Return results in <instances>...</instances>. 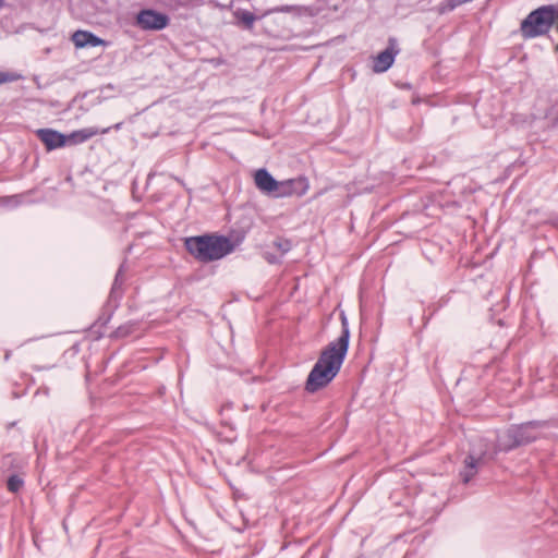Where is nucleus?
Listing matches in <instances>:
<instances>
[{
    "instance_id": "f257e3e1",
    "label": "nucleus",
    "mask_w": 558,
    "mask_h": 558,
    "mask_svg": "<svg viewBox=\"0 0 558 558\" xmlns=\"http://www.w3.org/2000/svg\"><path fill=\"white\" fill-rule=\"evenodd\" d=\"M345 354L335 349V347L327 345L307 377L306 390L315 392L327 386L339 373Z\"/></svg>"
},
{
    "instance_id": "f03ea898",
    "label": "nucleus",
    "mask_w": 558,
    "mask_h": 558,
    "mask_svg": "<svg viewBox=\"0 0 558 558\" xmlns=\"http://www.w3.org/2000/svg\"><path fill=\"white\" fill-rule=\"evenodd\" d=\"M186 250L202 262L219 259L230 252L233 246L225 236H196L185 241Z\"/></svg>"
},
{
    "instance_id": "7ed1b4c3",
    "label": "nucleus",
    "mask_w": 558,
    "mask_h": 558,
    "mask_svg": "<svg viewBox=\"0 0 558 558\" xmlns=\"http://www.w3.org/2000/svg\"><path fill=\"white\" fill-rule=\"evenodd\" d=\"M545 426V422H527L511 426L504 434L498 436L494 454L498 451H509L515 447L524 446L536 440L542 435V429Z\"/></svg>"
},
{
    "instance_id": "20e7f679",
    "label": "nucleus",
    "mask_w": 558,
    "mask_h": 558,
    "mask_svg": "<svg viewBox=\"0 0 558 558\" xmlns=\"http://www.w3.org/2000/svg\"><path fill=\"white\" fill-rule=\"evenodd\" d=\"M254 181L259 191L275 197H284L294 193L301 195L306 190L303 179L277 181L266 169L257 170Z\"/></svg>"
},
{
    "instance_id": "39448f33",
    "label": "nucleus",
    "mask_w": 558,
    "mask_h": 558,
    "mask_svg": "<svg viewBox=\"0 0 558 558\" xmlns=\"http://www.w3.org/2000/svg\"><path fill=\"white\" fill-rule=\"evenodd\" d=\"M555 24V8L553 5L541 7L531 12L521 24L522 35L533 38L546 34Z\"/></svg>"
},
{
    "instance_id": "423d86ee",
    "label": "nucleus",
    "mask_w": 558,
    "mask_h": 558,
    "mask_svg": "<svg viewBox=\"0 0 558 558\" xmlns=\"http://www.w3.org/2000/svg\"><path fill=\"white\" fill-rule=\"evenodd\" d=\"M494 456V450L489 452L488 445L486 442L477 446L474 445L471 448L470 453L466 456L463 468L460 472L462 482L468 484L476 475L483 459L486 457L493 458Z\"/></svg>"
},
{
    "instance_id": "0eeeda50",
    "label": "nucleus",
    "mask_w": 558,
    "mask_h": 558,
    "mask_svg": "<svg viewBox=\"0 0 558 558\" xmlns=\"http://www.w3.org/2000/svg\"><path fill=\"white\" fill-rule=\"evenodd\" d=\"M169 23V17L155 10H142L136 16V24L145 31H160Z\"/></svg>"
},
{
    "instance_id": "6e6552de",
    "label": "nucleus",
    "mask_w": 558,
    "mask_h": 558,
    "mask_svg": "<svg viewBox=\"0 0 558 558\" xmlns=\"http://www.w3.org/2000/svg\"><path fill=\"white\" fill-rule=\"evenodd\" d=\"M389 47L378 53L373 61V71L375 73H384L386 72L392 64L398 53V50L395 49V40L390 39Z\"/></svg>"
},
{
    "instance_id": "1a4fd4ad",
    "label": "nucleus",
    "mask_w": 558,
    "mask_h": 558,
    "mask_svg": "<svg viewBox=\"0 0 558 558\" xmlns=\"http://www.w3.org/2000/svg\"><path fill=\"white\" fill-rule=\"evenodd\" d=\"M36 134L48 150L62 147L66 144V135L51 129H39L36 131Z\"/></svg>"
},
{
    "instance_id": "9d476101",
    "label": "nucleus",
    "mask_w": 558,
    "mask_h": 558,
    "mask_svg": "<svg viewBox=\"0 0 558 558\" xmlns=\"http://www.w3.org/2000/svg\"><path fill=\"white\" fill-rule=\"evenodd\" d=\"M72 41L76 48L105 46L106 41L90 32L76 31L72 35Z\"/></svg>"
},
{
    "instance_id": "9b49d317",
    "label": "nucleus",
    "mask_w": 558,
    "mask_h": 558,
    "mask_svg": "<svg viewBox=\"0 0 558 558\" xmlns=\"http://www.w3.org/2000/svg\"><path fill=\"white\" fill-rule=\"evenodd\" d=\"M340 318L342 326L341 335L335 341H331L328 345L335 347V349L341 351V353H347L350 340L349 323L344 313H341Z\"/></svg>"
},
{
    "instance_id": "f8f14e48",
    "label": "nucleus",
    "mask_w": 558,
    "mask_h": 558,
    "mask_svg": "<svg viewBox=\"0 0 558 558\" xmlns=\"http://www.w3.org/2000/svg\"><path fill=\"white\" fill-rule=\"evenodd\" d=\"M99 133L98 129L95 128H87L78 131L72 132L70 135H66V144H78L86 142L87 140L92 138L93 136L97 135Z\"/></svg>"
},
{
    "instance_id": "ddd939ff",
    "label": "nucleus",
    "mask_w": 558,
    "mask_h": 558,
    "mask_svg": "<svg viewBox=\"0 0 558 558\" xmlns=\"http://www.w3.org/2000/svg\"><path fill=\"white\" fill-rule=\"evenodd\" d=\"M233 15L246 29H252L255 21L257 20L253 13L242 9L235 10Z\"/></svg>"
},
{
    "instance_id": "4468645a",
    "label": "nucleus",
    "mask_w": 558,
    "mask_h": 558,
    "mask_svg": "<svg viewBox=\"0 0 558 558\" xmlns=\"http://www.w3.org/2000/svg\"><path fill=\"white\" fill-rule=\"evenodd\" d=\"M272 245L279 252V257H282L291 250V242L289 240L279 239L276 240Z\"/></svg>"
},
{
    "instance_id": "2eb2a0df",
    "label": "nucleus",
    "mask_w": 558,
    "mask_h": 558,
    "mask_svg": "<svg viewBox=\"0 0 558 558\" xmlns=\"http://www.w3.org/2000/svg\"><path fill=\"white\" fill-rule=\"evenodd\" d=\"M23 486V480L17 475H12L8 480V489L12 493H16Z\"/></svg>"
},
{
    "instance_id": "dca6fc26",
    "label": "nucleus",
    "mask_w": 558,
    "mask_h": 558,
    "mask_svg": "<svg viewBox=\"0 0 558 558\" xmlns=\"http://www.w3.org/2000/svg\"><path fill=\"white\" fill-rule=\"evenodd\" d=\"M22 76L13 72H0V85L9 82H15Z\"/></svg>"
},
{
    "instance_id": "f3484780",
    "label": "nucleus",
    "mask_w": 558,
    "mask_h": 558,
    "mask_svg": "<svg viewBox=\"0 0 558 558\" xmlns=\"http://www.w3.org/2000/svg\"><path fill=\"white\" fill-rule=\"evenodd\" d=\"M265 258L270 263V264H274V263H278L280 257L272 254V253H269V252H266L265 253Z\"/></svg>"
},
{
    "instance_id": "a211bd4d",
    "label": "nucleus",
    "mask_w": 558,
    "mask_h": 558,
    "mask_svg": "<svg viewBox=\"0 0 558 558\" xmlns=\"http://www.w3.org/2000/svg\"><path fill=\"white\" fill-rule=\"evenodd\" d=\"M555 25L558 29V9H555ZM556 50L558 51V45L556 47Z\"/></svg>"
},
{
    "instance_id": "6ab92c4d",
    "label": "nucleus",
    "mask_w": 558,
    "mask_h": 558,
    "mask_svg": "<svg viewBox=\"0 0 558 558\" xmlns=\"http://www.w3.org/2000/svg\"><path fill=\"white\" fill-rule=\"evenodd\" d=\"M276 11H279V10L278 9L268 10L262 16H266V15L272 13V12H276Z\"/></svg>"
},
{
    "instance_id": "aec40b11",
    "label": "nucleus",
    "mask_w": 558,
    "mask_h": 558,
    "mask_svg": "<svg viewBox=\"0 0 558 558\" xmlns=\"http://www.w3.org/2000/svg\"><path fill=\"white\" fill-rule=\"evenodd\" d=\"M4 7V0H0V9Z\"/></svg>"
},
{
    "instance_id": "412c9836",
    "label": "nucleus",
    "mask_w": 558,
    "mask_h": 558,
    "mask_svg": "<svg viewBox=\"0 0 558 558\" xmlns=\"http://www.w3.org/2000/svg\"><path fill=\"white\" fill-rule=\"evenodd\" d=\"M109 129H105L101 131V133H107Z\"/></svg>"
}]
</instances>
